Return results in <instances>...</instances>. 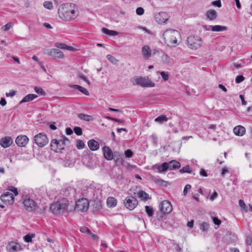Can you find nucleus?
<instances>
[{"label": "nucleus", "instance_id": "obj_1", "mask_svg": "<svg viewBox=\"0 0 252 252\" xmlns=\"http://www.w3.org/2000/svg\"><path fill=\"white\" fill-rule=\"evenodd\" d=\"M58 13L60 18L65 21L75 19L79 15L77 6L72 3L61 4L58 8Z\"/></svg>", "mask_w": 252, "mask_h": 252}, {"label": "nucleus", "instance_id": "obj_2", "mask_svg": "<svg viewBox=\"0 0 252 252\" xmlns=\"http://www.w3.org/2000/svg\"><path fill=\"white\" fill-rule=\"evenodd\" d=\"M50 209L52 212L56 215H66L69 211V202L65 198L58 200L51 204Z\"/></svg>", "mask_w": 252, "mask_h": 252}, {"label": "nucleus", "instance_id": "obj_3", "mask_svg": "<svg viewBox=\"0 0 252 252\" xmlns=\"http://www.w3.org/2000/svg\"><path fill=\"white\" fill-rule=\"evenodd\" d=\"M163 37L168 46L175 47L178 45V38L180 37V34L177 30L169 29L164 32Z\"/></svg>", "mask_w": 252, "mask_h": 252}, {"label": "nucleus", "instance_id": "obj_4", "mask_svg": "<svg viewBox=\"0 0 252 252\" xmlns=\"http://www.w3.org/2000/svg\"><path fill=\"white\" fill-rule=\"evenodd\" d=\"M130 82L134 86H140L143 88H152L155 86V84L147 76H135L130 79Z\"/></svg>", "mask_w": 252, "mask_h": 252}, {"label": "nucleus", "instance_id": "obj_5", "mask_svg": "<svg viewBox=\"0 0 252 252\" xmlns=\"http://www.w3.org/2000/svg\"><path fill=\"white\" fill-rule=\"evenodd\" d=\"M187 42L189 48L196 50L200 47L202 41L200 37L197 35H190L188 37Z\"/></svg>", "mask_w": 252, "mask_h": 252}, {"label": "nucleus", "instance_id": "obj_6", "mask_svg": "<svg viewBox=\"0 0 252 252\" xmlns=\"http://www.w3.org/2000/svg\"><path fill=\"white\" fill-rule=\"evenodd\" d=\"M34 141L38 146L43 147L48 144L49 141L46 135L41 132L34 136Z\"/></svg>", "mask_w": 252, "mask_h": 252}, {"label": "nucleus", "instance_id": "obj_7", "mask_svg": "<svg viewBox=\"0 0 252 252\" xmlns=\"http://www.w3.org/2000/svg\"><path fill=\"white\" fill-rule=\"evenodd\" d=\"M89 202L87 199L82 198L76 202L75 210L77 211L86 212L88 210Z\"/></svg>", "mask_w": 252, "mask_h": 252}, {"label": "nucleus", "instance_id": "obj_8", "mask_svg": "<svg viewBox=\"0 0 252 252\" xmlns=\"http://www.w3.org/2000/svg\"><path fill=\"white\" fill-rule=\"evenodd\" d=\"M51 148L55 152H59L65 148V141L63 140L53 139L51 142Z\"/></svg>", "mask_w": 252, "mask_h": 252}, {"label": "nucleus", "instance_id": "obj_9", "mask_svg": "<svg viewBox=\"0 0 252 252\" xmlns=\"http://www.w3.org/2000/svg\"><path fill=\"white\" fill-rule=\"evenodd\" d=\"M124 204L127 209L133 210L137 206L138 201L134 197L129 196L126 198Z\"/></svg>", "mask_w": 252, "mask_h": 252}, {"label": "nucleus", "instance_id": "obj_10", "mask_svg": "<svg viewBox=\"0 0 252 252\" xmlns=\"http://www.w3.org/2000/svg\"><path fill=\"white\" fill-rule=\"evenodd\" d=\"M26 210L29 212L33 211L36 207V202L29 197L26 196L23 202Z\"/></svg>", "mask_w": 252, "mask_h": 252}, {"label": "nucleus", "instance_id": "obj_11", "mask_svg": "<svg viewBox=\"0 0 252 252\" xmlns=\"http://www.w3.org/2000/svg\"><path fill=\"white\" fill-rule=\"evenodd\" d=\"M172 209V205L169 201L164 200L161 202L160 210L164 214L170 213Z\"/></svg>", "mask_w": 252, "mask_h": 252}, {"label": "nucleus", "instance_id": "obj_12", "mask_svg": "<svg viewBox=\"0 0 252 252\" xmlns=\"http://www.w3.org/2000/svg\"><path fill=\"white\" fill-rule=\"evenodd\" d=\"M29 141V138L25 135H20L15 139L16 144L19 147H25Z\"/></svg>", "mask_w": 252, "mask_h": 252}, {"label": "nucleus", "instance_id": "obj_13", "mask_svg": "<svg viewBox=\"0 0 252 252\" xmlns=\"http://www.w3.org/2000/svg\"><path fill=\"white\" fill-rule=\"evenodd\" d=\"M169 164L167 162H163L161 164H156L152 166V169L159 173L166 171L169 169Z\"/></svg>", "mask_w": 252, "mask_h": 252}, {"label": "nucleus", "instance_id": "obj_14", "mask_svg": "<svg viewBox=\"0 0 252 252\" xmlns=\"http://www.w3.org/2000/svg\"><path fill=\"white\" fill-rule=\"evenodd\" d=\"M0 199L3 202L12 203L14 200V197L11 193L6 192L1 195Z\"/></svg>", "mask_w": 252, "mask_h": 252}, {"label": "nucleus", "instance_id": "obj_15", "mask_svg": "<svg viewBox=\"0 0 252 252\" xmlns=\"http://www.w3.org/2000/svg\"><path fill=\"white\" fill-rule=\"evenodd\" d=\"M48 55L54 59H62L63 58V52L58 49H52L50 50Z\"/></svg>", "mask_w": 252, "mask_h": 252}, {"label": "nucleus", "instance_id": "obj_16", "mask_svg": "<svg viewBox=\"0 0 252 252\" xmlns=\"http://www.w3.org/2000/svg\"><path fill=\"white\" fill-rule=\"evenodd\" d=\"M8 252H15L21 250V246L14 242H10L6 247Z\"/></svg>", "mask_w": 252, "mask_h": 252}, {"label": "nucleus", "instance_id": "obj_17", "mask_svg": "<svg viewBox=\"0 0 252 252\" xmlns=\"http://www.w3.org/2000/svg\"><path fill=\"white\" fill-rule=\"evenodd\" d=\"M12 143L13 139L10 136L4 137L0 140V145L4 148L9 147Z\"/></svg>", "mask_w": 252, "mask_h": 252}, {"label": "nucleus", "instance_id": "obj_18", "mask_svg": "<svg viewBox=\"0 0 252 252\" xmlns=\"http://www.w3.org/2000/svg\"><path fill=\"white\" fill-rule=\"evenodd\" d=\"M103 152L104 154V157L105 159L108 160H112L114 158V155L111 149L107 147L104 146L103 147Z\"/></svg>", "mask_w": 252, "mask_h": 252}, {"label": "nucleus", "instance_id": "obj_19", "mask_svg": "<svg viewBox=\"0 0 252 252\" xmlns=\"http://www.w3.org/2000/svg\"><path fill=\"white\" fill-rule=\"evenodd\" d=\"M233 132L237 136H242L246 133V128L242 126L238 125L233 128Z\"/></svg>", "mask_w": 252, "mask_h": 252}, {"label": "nucleus", "instance_id": "obj_20", "mask_svg": "<svg viewBox=\"0 0 252 252\" xmlns=\"http://www.w3.org/2000/svg\"><path fill=\"white\" fill-rule=\"evenodd\" d=\"M142 54L143 56L146 59H149L151 56V50L149 46L147 45L144 46L142 48Z\"/></svg>", "mask_w": 252, "mask_h": 252}, {"label": "nucleus", "instance_id": "obj_21", "mask_svg": "<svg viewBox=\"0 0 252 252\" xmlns=\"http://www.w3.org/2000/svg\"><path fill=\"white\" fill-rule=\"evenodd\" d=\"M88 145L92 151H96L99 148L98 142L94 139L89 140L88 142Z\"/></svg>", "mask_w": 252, "mask_h": 252}, {"label": "nucleus", "instance_id": "obj_22", "mask_svg": "<svg viewBox=\"0 0 252 252\" xmlns=\"http://www.w3.org/2000/svg\"><path fill=\"white\" fill-rule=\"evenodd\" d=\"M206 15L210 21H214L217 17V12L213 9L209 10L206 12Z\"/></svg>", "mask_w": 252, "mask_h": 252}, {"label": "nucleus", "instance_id": "obj_23", "mask_svg": "<svg viewBox=\"0 0 252 252\" xmlns=\"http://www.w3.org/2000/svg\"><path fill=\"white\" fill-rule=\"evenodd\" d=\"M37 97V95L34 94H29L26 95L20 102V104L31 101Z\"/></svg>", "mask_w": 252, "mask_h": 252}, {"label": "nucleus", "instance_id": "obj_24", "mask_svg": "<svg viewBox=\"0 0 252 252\" xmlns=\"http://www.w3.org/2000/svg\"><path fill=\"white\" fill-rule=\"evenodd\" d=\"M209 27L211 28L212 32H222L227 30L226 26L220 25L209 26Z\"/></svg>", "mask_w": 252, "mask_h": 252}, {"label": "nucleus", "instance_id": "obj_25", "mask_svg": "<svg viewBox=\"0 0 252 252\" xmlns=\"http://www.w3.org/2000/svg\"><path fill=\"white\" fill-rule=\"evenodd\" d=\"M168 164H169V169L170 170L179 169L181 166L179 162L174 160L170 161Z\"/></svg>", "mask_w": 252, "mask_h": 252}, {"label": "nucleus", "instance_id": "obj_26", "mask_svg": "<svg viewBox=\"0 0 252 252\" xmlns=\"http://www.w3.org/2000/svg\"><path fill=\"white\" fill-rule=\"evenodd\" d=\"M55 46L57 48H61V49H63L68 50H69V51H74V50H75V48H73V47H72L71 46H68V45H66L64 43L57 42V43H55Z\"/></svg>", "mask_w": 252, "mask_h": 252}, {"label": "nucleus", "instance_id": "obj_27", "mask_svg": "<svg viewBox=\"0 0 252 252\" xmlns=\"http://www.w3.org/2000/svg\"><path fill=\"white\" fill-rule=\"evenodd\" d=\"M137 196L141 199L147 201L149 199L148 194L143 190H141L137 193Z\"/></svg>", "mask_w": 252, "mask_h": 252}, {"label": "nucleus", "instance_id": "obj_28", "mask_svg": "<svg viewBox=\"0 0 252 252\" xmlns=\"http://www.w3.org/2000/svg\"><path fill=\"white\" fill-rule=\"evenodd\" d=\"M117 200L113 197H109L107 199V205L109 207H114L117 205Z\"/></svg>", "mask_w": 252, "mask_h": 252}, {"label": "nucleus", "instance_id": "obj_29", "mask_svg": "<svg viewBox=\"0 0 252 252\" xmlns=\"http://www.w3.org/2000/svg\"><path fill=\"white\" fill-rule=\"evenodd\" d=\"M78 117L80 118L81 120L87 121V122H90L93 121L94 119L92 118V116L88 115H86L84 114H78Z\"/></svg>", "mask_w": 252, "mask_h": 252}, {"label": "nucleus", "instance_id": "obj_30", "mask_svg": "<svg viewBox=\"0 0 252 252\" xmlns=\"http://www.w3.org/2000/svg\"><path fill=\"white\" fill-rule=\"evenodd\" d=\"M102 32L108 35L115 36L118 35V32L115 31L109 30L106 28H103L102 29Z\"/></svg>", "mask_w": 252, "mask_h": 252}, {"label": "nucleus", "instance_id": "obj_31", "mask_svg": "<svg viewBox=\"0 0 252 252\" xmlns=\"http://www.w3.org/2000/svg\"><path fill=\"white\" fill-rule=\"evenodd\" d=\"M167 120V117L165 115H162L156 118L155 121L157 123H161L163 122H166Z\"/></svg>", "mask_w": 252, "mask_h": 252}, {"label": "nucleus", "instance_id": "obj_32", "mask_svg": "<svg viewBox=\"0 0 252 252\" xmlns=\"http://www.w3.org/2000/svg\"><path fill=\"white\" fill-rule=\"evenodd\" d=\"M146 212L149 217H152L154 215V211L153 208L149 206H145Z\"/></svg>", "mask_w": 252, "mask_h": 252}, {"label": "nucleus", "instance_id": "obj_33", "mask_svg": "<svg viewBox=\"0 0 252 252\" xmlns=\"http://www.w3.org/2000/svg\"><path fill=\"white\" fill-rule=\"evenodd\" d=\"M43 6L49 10H51L53 8V5L51 1H45L43 3Z\"/></svg>", "mask_w": 252, "mask_h": 252}, {"label": "nucleus", "instance_id": "obj_34", "mask_svg": "<svg viewBox=\"0 0 252 252\" xmlns=\"http://www.w3.org/2000/svg\"><path fill=\"white\" fill-rule=\"evenodd\" d=\"M162 61L164 63L168 64L171 63L172 59L166 54L164 55L162 57Z\"/></svg>", "mask_w": 252, "mask_h": 252}, {"label": "nucleus", "instance_id": "obj_35", "mask_svg": "<svg viewBox=\"0 0 252 252\" xmlns=\"http://www.w3.org/2000/svg\"><path fill=\"white\" fill-rule=\"evenodd\" d=\"M180 172L182 173H190L191 172V170H190V168L189 166L187 165L184 167H183L182 169L180 170Z\"/></svg>", "mask_w": 252, "mask_h": 252}, {"label": "nucleus", "instance_id": "obj_36", "mask_svg": "<svg viewBox=\"0 0 252 252\" xmlns=\"http://www.w3.org/2000/svg\"><path fill=\"white\" fill-rule=\"evenodd\" d=\"M106 58L113 64H116L118 62V60L111 55H107Z\"/></svg>", "mask_w": 252, "mask_h": 252}, {"label": "nucleus", "instance_id": "obj_37", "mask_svg": "<svg viewBox=\"0 0 252 252\" xmlns=\"http://www.w3.org/2000/svg\"><path fill=\"white\" fill-rule=\"evenodd\" d=\"M209 228V224L205 222H204L200 224V228L201 230H202L203 231H206Z\"/></svg>", "mask_w": 252, "mask_h": 252}, {"label": "nucleus", "instance_id": "obj_38", "mask_svg": "<svg viewBox=\"0 0 252 252\" xmlns=\"http://www.w3.org/2000/svg\"><path fill=\"white\" fill-rule=\"evenodd\" d=\"M34 91L36 93L42 95H44L45 94V93L44 92L43 90L41 87H35Z\"/></svg>", "mask_w": 252, "mask_h": 252}, {"label": "nucleus", "instance_id": "obj_39", "mask_svg": "<svg viewBox=\"0 0 252 252\" xmlns=\"http://www.w3.org/2000/svg\"><path fill=\"white\" fill-rule=\"evenodd\" d=\"M34 236V235L33 234H27L24 236V240L26 242H32V238Z\"/></svg>", "mask_w": 252, "mask_h": 252}, {"label": "nucleus", "instance_id": "obj_40", "mask_svg": "<svg viewBox=\"0 0 252 252\" xmlns=\"http://www.w3.org/2000/svg\"><path fill=\"white\" fill-rule=\"evenodd\" d=\"M76 146L78 149H82L84 147L85 144L83 141L81 140H78L77 141Z\"/></svg>", "mask_w": 252, "mask_h": 252}, {"label": "nucleus", "instance_id": "obj_41", "mask_svg": "<svg viewBox=\"0 0 252 252\" xmlns=\"http://www.w3.org/2000/svg\"><path fill=\"white\" fill-rule=\"evenodd\" d=\"M8 190L13 192L14 193L15 196H17L18 194L17 188L13 186H9L8 187Z\"/></svg>", "mask_w": 252, "mask_h": 252}, {"label": "nucleus", "instance_id": "obj_42", "mask_svg": "<svg viewBox=\"0 0 252 252\" xmlns=\"http://www.w3.org/2000/svg\"><path fill=\"white\" fill-rule=\"evenodd\" d=\"M13 26V24L12 23H8L7 24H6L5 26H4L3 27H2V29L4 31H8L12 27V26Z\"/></svg>", "mask_w": 252, "mask_h": 252}, {"label": "nucleus", "instance_id": "obj_43", "mask_svg": "<svg viewBox=\"0 0 252 252\" xmlns=\"http://www.w3.org/2000/svg\"><path fill=\"white\" fill-rule=\"evenodd\" d=\"M74 132L77 135H81L82 134V130L81 127L76 126L74 128Z\"/></svg>", "mask_w": 252, "mask_h": 252}, {"label": "nucleus", "instance_id": "obj_44", "mask_svg": "<svg viewBox=\"0 0 252 252\" xmlns=\"http://www.w3.org/2000/svg\"><path fill=\"white\" fill-rule=\"evenodd\" d=\"M160 74L164 81H166L168 80L169 75L167 73H165L164 71H161L160 72Z\"/></svg>", "mask_w": 252, "mask_h": 252}, {"label": "nucleus", "instance_id": "obj_45", "mask_svg": "<svg viewBox=\"0 0 252 252\" xmlns=\"http://www.w3.org/2000/svg\"><path fill=\"white\" fill-rule=\"evenodd\" d=\"M191 187V186L189 184H187L185 186L183 191V193L185 196L187 194L188 190L190 189Z\"/></svg>", "mask_w": 252, "mask_h": 252}, {"label": "nucleus", "instance_id": "obj_46", "mask_svg": "<svg viewBox=\"0 0 252 252\" xmlns=\"http://www.w3.org/2000/svg\"><path fill=\"white\" fill-rule=\"evenodd\" d=\"M78 77L79 78L83 79L84 81H85L88 84V85H90V83L89 80L83 74H79L78 75Z\"/></svg>", "mask_w": 252, "mask_h": 252}, {"label": "nucleus", "instance_id": "obj_47", "mask_svg": "<svg viewBox=\"0 0 252 252\" xmlns=\"http://www.w3.org/2000/svg\"><path fill=\"white\" fill-rule=\"evenodd\" d=\"M78 91H79L80 92H81V93H82L83 94L86 95H89V93L87 91V90L82 86L80 87L79 89H78Z\"/></svg>", "mask_w": 252, "mask_h": 252}, {"label": "nucleus", "instance_id": "obj_48", "mask_svg": "<svg viewBox=\"0 0 252 252\" xmlns=\"http://www.w3.org/2000/svg\"><path fill=\"white\" fill-rule=\"evenodd\" d=\"M125 155L126 158H130L133 156V153L130 150H127L125 152Z\"/></svg>", "mask_w": 252, "mask_h": 252}, {"label": "nucleus", "instance_id": "obj_49", "mask_svg": "<svg viewBox=\"0 0 252 252\" xmlns=\"http://www.w3.org/2000/svg\"><path fill=\"white\" fill-rule=\"evenodd\" d=\"M244 79H245V78L243 76H242V75H238V76H237L236 77V78L235 79V82L237 83H240L241 82H242L243 81H244Z\"/></svg>", "mask_w": 252, "mask_h": 252}, {"label": "nucleus", "instance_id": "obj_50", "mask_svg": "<svg viewBox=\"0 0 252 252\" xmlns=\"http://www.w3.org/2000/svg\"><path fill=\"white\" fill-rule=\"evenodd\" d=\"M136 14L138 15H142L144 14V10L142 7H138L136 10Z\"/></svg>", "mask_w": 252, "mask_h": 252}, {"label": "nucleus", "instance_id": "obj_51", "mask_svg": "<svg viewBox=\"0 0 252 252\" xmlns=\"http://www.w3.org/2000/svg\"><path fill=\"white\" fill-rule=\"evenodd\" d=\"M212 4L214 6H217L218 7H220L221 6V2L220 0H215L212 2Z\"/></svg>", "mask_w": 252, "mask_h": 252}, {"label": "nucleus", "instance_id": "obj_52", "mask_svg": "<svg viewBox=\"0 0 252 252\" xmlns=\"http://www.w3.org/2000/svg\"><path fill=\"white\" fill-rule=\"evenodd\" d=\"M80 230L82 232L91 234L90 230L87 227H82L80 228Z\"/></svg>", "mask_w": 252, "mask_h": 252}, {"label": "nucleus", "instance_id": "obj_53", "mask_svg": "<svg viewBox=\"0 0 252 252\" xmlns=\"http://www.w3.org/2000/svg\"><path fill=\"white\" fill-rule=\"evenodd\" d=\"M213 222L218 225H220L221 223V221L217 218L214 217L213 218Z\"/></svg>", "mask_w": 252, "mask_h": 252}, {"label": "nucleus", "instance_id": "obj_54", "mask_svg": "<svg viewBox=\"0 0 252 252\" xmlns=\"http://www.w3.org/2000/svg\"><path fill=\"white\" fill-rule=\"evenodd\" d=\"M15 94V92L14 90H11L9 93H6L5 95L7 97H12Z\"/></svg>", "mask_w": 252, "mask_h": 252}, {"label": "nucleus", "instance_id": "obj_55", "mask_svg": "<svg viewBox=\"0 0 252 252\" xmlns=\"http://www.w3.org/2000/svg\"><path fill=\"white\" fill-rule=\"evenodd\" d=\"M239 205L244 209L246 208V205L243 200L240 199L239 200Z\"/></svg>", "mask_w": 252, "mask_h": 252}, {"label": "nucleus", "instance_id": "obj_56", "mask_svg": "<svg viewBox=\"0 0 252 252\" xmlns=\"http://www.w3.org/2000/svg\"><path fill=\"white\" fill-rule=\"evenodd\" d=\"M218 196V193L217 192H214L211 195L210 197V199L211 201H213L215 198H216Z\"/></svg>", "mask_w": 252, "mask_h": 252}, {"label": "nucleus", "instance_id": "obj_57", "mask_svg": "<svg viewBox=\"0 0 252 252\" xmlns=\"http://www.w3.org/2000/svg\"><path fill=\"white\" fill-rule=\"evenodd\" d=\"M228 172V168L227 167H224L222 169V171H221V175L222 176H224L225 175V174L227 173Z\"/></svg>", "mask_w": 252, "mask_h": 252}, {"label": "nucleus", "instance_id": "obj_58", "mask_svg": "<svg viewBox=\"0 0 252 252\" xmlns=\"http://www.w3.org/2000/svg\"><path fill=\"white\" fill-rule=\"evenodd\" d=\"M200 174L201 176L203 177H207L208 176V174L206 171L204 170L203 169H201L200 171Z\"/></svg>", "mask_w": 252, "mask_h": 252}, {"label": "nucleus", "instance_id": "obj_59", "mask_svg": "<svg viewBox=\"0 0 252 252\" xmlns=\"http://www.w3.org/2000/svg\"><path fill=\"white\" fill-rule=\"evenodd\" d=\"M252 243V238L250 236H248L246 239V244L248 245H251Z\"/></svg>", "mask_w": 252, "mask_h": 252}, {"label": "nucleus", "instance_id": "obj_60", "mask_svg": "<svg viewBox=\"0 0 252 252\" xmlns=\"http://www.w3.org/2000/svg\"><path fill=\"white\" fill-rule=\"evenodd\" d=\"M240 98L242 101V105H245L247 104V101H245L244 99V96L243 95L240 94Z\"/></svg>", "mask_w": 252, "mask_h": 252}, {"label": "nucleus", "instance_id": "obj_61", "mask_svg": "<svg viewBox=\"0 0 252 252\" xmlns=\"http://www.w3.org/2000/svg\"><path fill=\"white\" fill-rule=\"evenodd\" d=\"M0 104L3 106L6 104V101L4 98H1L0 100Z\"/></svg>", "mask_w": 252, "mask_h": 252}, {"label": "nucleus", "instance_id": "obj_62", "mask_svg": "<svg viewBox=\"0 0 252 252\" xmlns=\"http://www.w3.org/2000/svg\"><path fill=\"white\" fill-rule=\"evenodd\" d=\"M66 133L67 135H71L73 133V131L70 127H67L66 129Z\"/></svg>", "mask_w": 252, "mask_h": 252}, {"label": "nucleus", "instance_id": "obj_63", "mask_svg": "<svg viewBox=\"0 0 252 252\" xmlns=\"http://www.w3.org/2000/svg\"><path fill=\"white\" fill-rule=\"evenodd\" d=\"M194 221L193 220H191L190 221L188 222L187 223V226L189 227L192 228L193 226Z\"/></svg>", "mask_w": 252, "mask_h": 252}, {"label": "nucleus", "instance_id": "obj_64", "mask_svg": "<svg viewBox=\"0 0 252 252\" xmlns=\"http://www.w3.org/2000/svg\"><path fill=\"white\" fill-rule=\"evenodd\" d=\"M219 88L221 89L224 92H227L226 88L222 84H219Z\"/></svg>", "mask_w": 252, "mask_h": 252}]
</instances>
